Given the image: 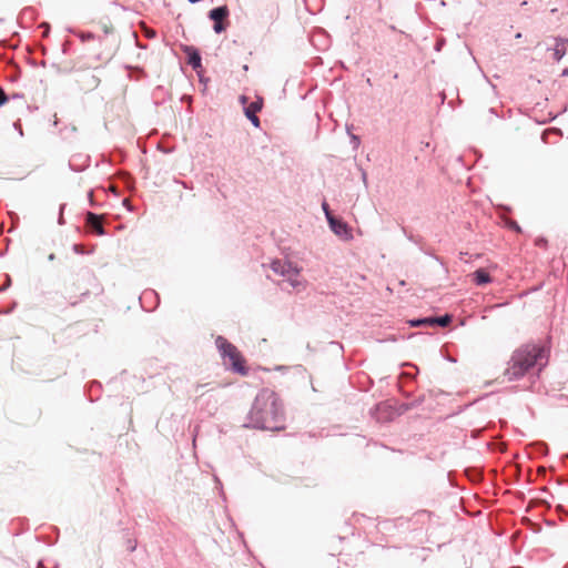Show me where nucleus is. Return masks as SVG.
<instances>
[{"mask_svg": "<svg viewBox=\"0 0 568 568\" xmlns=\"http://www.w3.org/2000/svg\"><path fill=\"white\" fill-rule=\"evenodd\" d=\"M247 427L265 430L284 428V410L275 392L263 388L257 393L247 415Z\"/></svg>", "mask_w": 568, "mask_h": 568, "instance_id": "obj_1", "label": "nucleus"}, {"mask_svg": "<svg viewBox=\"0 0 568 568\" xmlns=\"http://www.w3.org/2000/svg\"><path fill=\"white\" fill-rule=\"evenodd\" d=\"M548 356L544 347L527 344L516 349L505 371V376L509 382L520 379L531 368L538 367L541 371L546 366Z\"/></svg>", "mask_w": 568, "mask_h": 568, "instance_id": "obj_2", "label": "nucleus"}, {"mask_svg": "<svg viewBox=\"0 0 568 568\" xmlns=\"http://www.w3.org/2000/svg\"><path fill=\"white\" fill-rule=\"evenodd\" d=\"M215 345L224 363H226V361L230 362L231 369L233 372L242 376H246L248 374V368L244 365V358L242 357L236 346H234L223 336L216 337Z\"/></svg>", "mask_w": 568, "mask_h": 568, "instance_id": "obj_3", "label": "nucleus"}, {"mask_svg": "<svg viewBox=\"0 0 568 568\" xmlns=\"http://www.w3.org/2000/svg\"><path fill=\"white\" fill-rule=\"evenodd\" d=\"M247 101H248L247 97H245V95L240 97V102H241V104L244 105L245 116L251 121V123L255 128H260V119L256 115V113L262 109L263 101L260 98L256 99L255 101L251 102L250 104H247Z\"/></svg>", "mask_w": 568, "mask_h": 568, "instance_id": "obj_4", "label": "nucleus"}, {"mask_svg": "<svg viewBox=\"0 0 568 568\" xmlns=\"http://www.w3.org/2000/svg\"><path fill=\"white\" fill-rule=\"evenodd\" d=\"M326 219H327L331 230L337 236H339L343 240L352 239V231L344 221L336 219L331 212H326Z\"/></svg>", "mask_w": 568, "mask_h": 568, "instance_id": "obj_5", "label": "nucleus"}, {"mask_svg": "<svg viewBox=\"0 0 568 568\" xmlns=\"http://www.w3.org/2000/svg\"><path fill=\"white\" fill-rule=\"evenodd\" d=\"M227 16H229V9L226 6L216 7L209 12L210 19L215 22L213 26V30L216 33H221L225 30V26L222 23V21Z\"/></svg>", "mask_w": 568, "mask_h": 568, "instance_id": "obj_6", "label": "nucleus"}, {"mask_svg": "<svg viewBox=\"0 0 568 568\" xmlns=\"http://www.w3.org/2000/svg\"><path fill=\"white\" fill-rule=\"evenodd\" d=\"M300 274H301V267H298L297 265H294L290 270L288 275L285 276V280L290 283V285L293 288H295L297 291H303L306 288V282L304 280H301Z\"/></svg>", "mask_w": 568, "mask_h": 568, "instance_id": "obj_7", "label": "nucleus"}, {"mask_svg": "<svg viewBox=\"0 0 568 568\" xmlns=\"http://www.w3.org/2000/svg\"><path fill=\"white\" fill-rule=\"evenodd\" d=\"M293 266L294 264L287 260H274L270 264L271 270L284 278Z\"/></svg>", "mask_w": 568, "mask_h": 568, "instance_id": "obj_8", "label": "nucleus"}, {"mask_svg": "<svg viewBox=\"0 0 568 568\" xmlns=\"http://www.w3.org/2000/svg\"><path fill=\"white\" fill-rule=\"evenodd\" d=\"M187 55V63L194 69L197 70L202 67L201 64V55L197 49L194 47L186 45L183 50Z\"/></svg>", "mask_w": 568, "mask_h": 568, "instance_id": "obj_9", "label": "nucleus"}, {"mask_svg": "<svg viewBox=\"0 0 568 568\" xmlns=\"http://www.w3.org/2000/svg\"><path fill=\"white\" fill-rule=\"evenodd\" d=\"M87 224L94 230L98 235H104L105 231L102 226L101 219L99 215L88 212L85 216Z\"/></svg>", "mask_w": 568, "mask_h": 568, "instance_id": "obj_10", "label": "nucleus"}, {"mask_svg": "<svg viewBox=\"0 0 568 568\" xmlns=\"http://www.w3.org/2000/svg\"><path fill=\"white\" fill-rule=\"evenodd\" d=\"M473 281L476 285L478 286H481V285H485V284H488L491 282V277L489 276V274L483 270V268H479L477 271H475L473 274Z\"/></svg>", "mask_w": 568, "mask_h": 568, "instance_id": "obj_11", "label": "nucleus"}, {"mask_svg": "<svg viewBox=\"0 0 568 568\" xmlns=\"http://www.w3.org/2000/svg\"><path fill=\"white\" fill-rule=\"evenodd\" d=\"M566 39L556 38V47L554 48V58L556 61H560L566 54L565 43Z\"/></svg>", "mask_w": 568, "mask_h": 568, "instance_id": "obj_12", "label": "nucleus"}, {"mask_svg": "<svg viewBox=\"0 0 568 568\" xmlns=\"http://www.w3.org/2000/svg\"><path fill=\"white\" fill-rule=\"evenodd\" d=\"M432 326L434 325H438L440 327H446L450 324L452 322V316L446 314L444 316H438V317H432Z\"/></svg>", "mask_w": 568, "mask_h": 568, "instance_id": "obj_13", "label": "nucleus"}, {"mask_svg": "<svg viewBox=\"0 0 568 568\" xmlns=\"http://www.w3.org/2000/svg\"><path fill=\"white\" fill-rule=\"evenodd\" d=\"M432 317H424L415 321H410V325L414 327L417 326H432Z\"/></svg>", "mask_w": 568, "mask_h": 568, "instance_id": "obj_14", "label": "nucleus"}, {"mask_svg": "<svg viewBox=\"0 0 568 568\" xmlns=\"http://www.w3.org/2000/svg\"><path fill=\"white\" fill-rule=\"evenodd\" d=\"M8 101V97L3 89L0 88V106H2Z\"/></svg>", "mask_w": 568, "mask_h": 568, "instance_id": "obj_15", "label": "nucleus"}, {"mask_svg": "<svg viewBox=\"0 0 568 568\" xmlns=\"http://www.w3.org/2000/svg\"><path fill=\"white\" fill-rule=\"evenodd\" d=\"M148 297H158V294L154 292V291H145L142 295V298H148Z\"/></svg>", "mask_w": 568, "mask_h": 568, "instance_id": "obj_16", "label": "nucleus"}, {"mask_svg": "<svg viewBox=\"0 0 568 568\" xmlns=\"http://www.w3.org/2000/svg\"><path fill=\"white\" fill-rule=\"evenodd\" d=\"M80 38H81L82 41H89V40L93 39L94 36L92 33L88 32V33H82L80 36Z\"/></svg>", "mask_w": 568, "mask_h": 568, "instance_id": "obj_17", "label": "nucleus"}, {"mask_svg": "<svg viewBox=\"0 0 568 568\" xmlns=\"http://www.w3.org/2000/svg\"><path fill=\"white\" fill-rule=\"evenodd\" d=\"M72 248H73V252L77 253V254H83L84 253L83 248L79 244H74Z\"/></svg>", "mask_w": 568, "mask_h": 568, "instance_id": "obj_18", "label": "nucleus"}, {"mask_svg": "<svg viewBox=\"0 0 568 568\" xmlns=\"http://www.w3.org/2000/svg\"><path fill=\"white\" fill-rule=\"evenodd\" d=\"M128 548H129V550H130V551H134V550H135V548H136V544H135V542H133V541H129V546H128Z\"/></svg>", "mask_w": 568, "mask_h": 568, "instance_id": "obj_19", "label": "nucleus"}, {"mask_svg": "<svg viewBox=\"0 0 568 568\" xmlns=\"http://www.w3.org/2000/svg\"><path fill=\"white\" fill-rule=\"evenodd\" d=\"M322 207H323V211L326 213V212H331L329 209H328V204L326 202H324L322 204Z\"/></svg>", "mask_w": 568, "mask_h": 568, "instance_id": "obj_20", "label": "nucleus"}, {"mask_svg": "<svg viewBox=\"0 0 568 568\" xmlns=\"http://www.w3.org/2000/svg\"><path fill=\"white\" fill-rule=\"evenodd\" d=\"M562 75H564V77H568V68H566V69L562 71Z\"/></svg>", "mask_w": 568, "mask_h": 568, "instance_id": "obj_21", "label": "nucleus"}, {"mask_svg": "<svg viewBox=\"0 0 568 568\" xmlns=\"http://www.w3.org/2000/svg\"><path fill=\"white\" fill-rule=\"evenodd\" d=\"M88 195H89L90 201L92 202L93 192L90 191Z\"/></svg>", "mask_w": 568, "mask_h": 568, "instance_id": "obj_22", "label": "nucleus"}, {"mask_svg": "<svg viewBox=\"0 0 568 568\" xmlns=\"http://www.w3.org/2000/svg\"><path fill=\"white\" fill-rule=\"evenodd\" d=\"M214 480H215V483H216L217 485H221V481H220V479H219L216 476L214 477Z\"/></svg>", "mask_w": 568, "mask_h": 568, "instance_id": "obj_23", "label": "nucleus"}, {"mask_svg": "<svg viewBox=\"0 0 568 568\" xmlns=\"http://www.w3.org/2000/svg\"><path fill=\"white\" fill-rule=\"evenodd\" d=\"M542 243H545V240H539V241L537 242V244H538V245H540V244H542Z\"/></svg>", "mask_w": 568, "mask_h": 568, "instance_id": "obj_24", "label": "nucleus"}, {"mask_svg": "<svg viewBox=\"0 0 568 568\" xmlns=\"http://www.w3.org/2000/svg\"><path fill=\"white\" fill-rule=\"evenodd\" d=\"M520 38H521V33H517L516 39H520Z\"/></svg>", "mask_w": 568, "mask_h": 568, "instance_id": "obj_25", "label": "nucleus"}, {"mask_svg": "<svg viewBox=\"0 0 568 568\" xmlns=\"http://www.w3.org/2000/svg\"><path fill=\"white\" fill-rule=\"evenodd\" d=\"M514 229H515L516 231H519V230H520V229H519V226H518V225H516V224L514 225Z\"/></svg>", "mask_w": 568, "mask_h": 568, "instance_id": "obj_26", "label": "nucleus"}, {"mask_svg": "<svg viewBox=\"0 0 568 568\" xmlns=\"http://www.w3.org/2000/svg\"><path fill=\"white\" fill-rule=\"evenodd\" d=\"M53 258H54V255H53V254H50V255H49V260H51V261H52Z\"/></svg>", "mask_w": 568, "mask_h": 568, "instance_id": "obj_27", "label": "nucleus"}]
</instances>
